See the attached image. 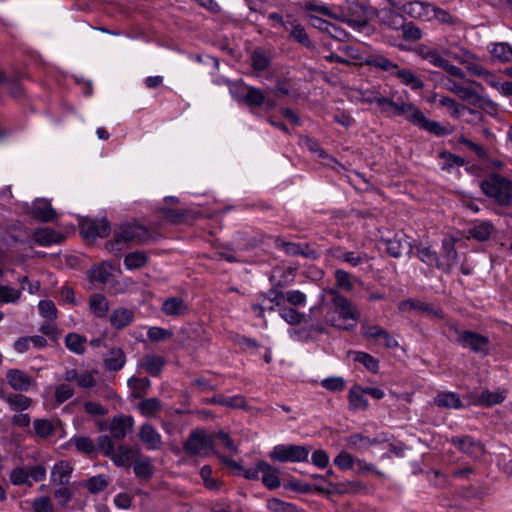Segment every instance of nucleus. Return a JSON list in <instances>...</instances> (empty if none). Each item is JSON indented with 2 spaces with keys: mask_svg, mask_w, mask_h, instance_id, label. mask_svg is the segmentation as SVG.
I'll list each match as a JSON object with an SVG mask.
<instances>
[{
  "mask_svg": "<svg viewBox=\"0 0 512 512\" xmlns=\"http://www.w3.org/2000/svg\"><path fill=\"white\" fill-rule=\"evenodd\" d=\"M6 380L13 390L19 392H27L35 385V380L27 372L17 368L6 372Z\"/></svg>",
  "mask_w": 512,
  "mask_h": 512,
  "instance_id": "12",
  "label": "nucleus"
},
{
  "mask_svg": "<svg viewBox=\"0 0 512 512\" xmlns=\"http://www.w3.org/2000/svg\"><path fill=\"white\" fill-rule=\"evenodd\" d=\"M493 226L489 222H476L468 231L470 237L478 241H486L491 236Z\"/></svg>",
  "mask_w": 512,
  "mask_h": 512,
  "instance_id": "39",
  "label": "nucleus"
},
{
  "mask_svg": "<svg viewBox=\"0 0 512 512\" xmlns=\"http://www.w3.org/2000/svg\"><path fill=\"white\" fill-rule=\"evenodd\" d=\"M442 251L445 260L441 261V264H448L450 273L453 266L458 262V253L454 244L447 240L442 242Z\"/></svg>",
  "mask_w": 512,
  "mask_h": 512,
  "instance_id": "48",
  "label": "nucleus"
},
{
  "mask_svg": "<svg viewBox=\"0 0 512 512\" xmlns=\"http://www.w3.org/2000/svg\"><path fill=\"white\" fill-rule=\"evenodd\" d=\"M246 94L243 96V101L253 107H261L265 103L264 93L256 87L246 86Z\"/></svg>",
  "mask_w": 512,
  "mask_h": 512,
  "instance_id": "44",
  "label": "nucleus"
},
{
  "mask_svg": "<svg viewBox=\"0 0 512 512\" xmlns=\"http://www.w3.org/2000/svg\"><path fill=\"white\" fill-rule=\"evenodd\" d=\"M322 25L323 26H319L320 30L340 42H345L349 37V34L344 29L334 23H322Z\"/></svg>",
  "mask_w": 512,
  "mask_h": 512,
  "instance_id": "56",
  "label": "nucleus"
},
{
  "mask_svg": "<svg viewBox=\"0 0 512 512\" xmlns=\"http://www.w3.org/2000/svg\"><path fill=\"white\" fill-rule=\"evenodd\" d=\"M138 436L147 450L155 451L162 447V436L156 428L148 422L141 425Z\"/></svg>",
  "mask_w": 512,
  "mask_h": 512,
  "instance_id": "14",
  "label": "nucleus"
},
{
  "mask_svg": "<svg viewBox=\"0 0 512 512\" xmlns=\"http://www.w3.org/2000/svg\"><path fill=\"white\" fill-rule=\"evenodd\" d=\"M328 294L332 297L331 301L329 303L322 302L320 305L312 307V317L319 315L324 318L328 326L352 331L360 317L358 308L336 289H330Z\"/></svg>",
  "mask_w": 512,
  "mask_h": 512,
  "instance_id": "1",
  "label": "nucleus"
},
{
  "mask_svg": "<svg viewBox=\"0 0 512 512\" xmlns=\"http://www.w3.org/2000/svg\"><path fill=\"white\" fill-rule=\"evenodd\" d=\"M90 312L97 318H103L109 310V303L102 294H93L89 300Z\"/></svg>",
  "mask_w": 512,
  "mask_h": 512,
  "instance_id": "36",
  "label": "nucleus"
},
{
  "mask_svg": "<svg viewBox=\"0 0 512 512\" xmlns=\"http://www.w3.org/2000/svg\"><path fill=\"white\" fill-rule=\"evenodd\" d=\"M416 256L417 258L426 264L429 267H435L444 273H449V265L441 264V260L438 257L436 251L432 250L430 247L426 246H417L416 247Z\"/></svg>",
  "mask_w": 512,
  "mask_h": 512,
  "instance_id": "20",
  "label": "nucleus"
},
{
  "mask_svg": "<svg viewBox=\"0 0 512 512\" xmlns=\"http://www.w3.org/2000/svg\"><path fill=\"white\" fill-rule=\"evenodd\" d=\"M377 18L379 21L392 29H400L403 26L405 17L390 8H383L378 11Z\"/></svg>",
  "mask_w": 512,
  "mask_h": 512,
  "instance_id": "26",
  "label": "nucleus"
},
{
  "mask_svg": "<svg viewBox=\"0 0 512 512\" xmlns=\"http://www.w3.org/2000/svg\"><path fill=\"white\" fill-rule=\"evenodd\" d=\"M128 385L130 388H132L134 390V397L141 398L145 394H147V392L151 386V381L146 377H144V378L131 377L128 380Z\"/></svg>",
  "mask_w": 512,
  "mask_h": 512,
  "instance_id": "47",
  "label": "nucleus"
},
{
  "mask_svg": "<svg viewBox=\"0 0 512 512\" xmlns=\"http://www.w3.org/2000/svg\"><path fill=\"white\" fill-rule=\"evenodd\" d=\"M384 439L379 437L370 438L368 436H364L360 433L351 434L346 438L347 445L355 450L362 451L367 450L371 446L378 445L382 443Z\"/></svg>",
  "mask_w": 512,
  "mask_h": 512,
  "instance_id": "24",
  "label": "nucleus"
},
{
  "mask_svg": "<svg viewBox=\"0 0 512 512\" xmlns=\"http://www.w3.org/2000/svg\"><path fill=\"white\" fill-rule=\"evenodd\" d=\"M480 189L500 208H512V180L498 173H491L480 182Z\"/></svg>",
  "mask_w": 512,
  "mask_h": 512,
  "instance_id": "4",
  "label": "nucleus"
},
{
  "mask_svg": "<svg viewBox=\"0 0 512 512\" xmlns=\"http://www.w3.org/2000/svg\"><path fill=\"white\" fill-rule=\"evenodd\" d=\"M387 253L393 258H400L405 252L410 255L413 252V245L409 237L402 231L396 232L392 238L384 240Z\"/></svg>",
  "mask_w": 512,
  "mask_h": 512,
  "instance_id": "9",
  "label": "nucleus"
},
{
  "mask_svg": "<svg viewBox=\"0 0 512 512\" xmlns=\"http://www.w3.org/2000/svg\"><path fill=\"white\" fill-rule=\"evenodd\" d=\"M363 63L367 66L379 69L381 71L389 73L391 76L395 74V70H397L398 65L394 63L392 60L387 58L380 51H374L367 55L363 59Z\"/></svg>",
  "mask_w": 512,
  "mask_h": 512,
  "instance_id": "15",
  "label": "nucleus"
},
{
  "mask_svg": "<svg viewBox=\"0 0 512 512\" xmlns=\"http://www.w3.org/2000/svg\"><path fill=\"white\" fill-rule=\"evenodd\" d=\"M140 413L146 418H155L162 410V402L156 397L145 398L138 403Z\"/></svg>",
  "mask_w": 512,
  "mask_h": 512,
  "instance_id": "32",
  "label": "nucleus"
},
{
  "mask_svg": "<svg viewBox=\"0 0 512 512\" xmlns=\"http://www.w3.org/2000/svg\"><path fill=\"white\" fill-rule=\"evenodd\" d=\"M353 360L362 364L369 372L377 374L379 372V360L363 351L353 352Z\"/></svg>",
  "mask_w": 512,
  "mask_h": 512,
  "instance_id": "40",
  "label": "nucleus"
},
{
  "mask_svg": "<svg viewBox=\"0 0 512 512\" xmlns=\"http://www.w3.org/2000/svg\"><path fill=\"white\" fill-rule=\"evenodd\" d=\"M213 448V441L204 430H193L183 444V449L190 456H206Z\"/></svg>",
  "mask_w": 512,
  "mask_h": 512,
  "instance_id": "7",
  "label": "nucleus"
},
{
  "mask_svg": "<svg viewBox=\"0 0 512 512\" xmlns=\"http://www.w3.org/2000/svg\"><path fill=\"white\" fill-rule=\"evenodd\" d=\"M33 239L38 245L46 247L53 243H58L61 236L53 229L39 228L33 232Z\"/></svg>",
  "mask_w": 512,
  "mask_h": 512,
  "instance_id": "31",
  "label": "nucleus"
},
{
  "mask_svg": "<svg viewBox=\"0 0 512 512\" xmlns=\"http://www.w3.org/2000/svg\"><path fill=\"white\" fill-rule=\"evenodd\" d=\"M252 67L256 71H264L270 64V59L262 50H255L251 56Z\"/></svg>",
  "mask_w": 512,
  "mask_h": 512,
  "instance_id": "63",
  "label": "nucleus"
},
{
  "mask_svg": "<svg viewBox=\"0 0 512 512\" xmlns=\"http://www.w3.org/2000/svg\"><path fill=\"white\" fill-rule=\"evenodd\" d=\"M30 215L41 222H51L56 218V212L51 203L45 199H37L32 203Z\"/></svg>",
  "mask_w": 512,
  "mask_h": 512,
  "instance_id": "19",
  "label": "nucleus"
},
{
  "mask_svg": "<svg viewBox=\"0 0 512 512\" xmlns=\"http://www.w3.org/2000/svg\"><path fill=\"white\" fill-rule=\"evenodd\" d=\"M76 449L84 454L92 455L96 452L93 440L86 436H75L71 439Z\"/></svg>",
  "mask_w": 512,
  "mask_h": 512,
  "instance_id": "54",
  "label": "nucleus"
},
{
  "mask_svg": "<svg viewBox=\"0 0 512 512\" xmlns=\"http://www.w3.org/2000/svg\"><path fill=\"white\" fill-rule=\"evenodd\" d=\"M86 338L77 333H69L65 337L66 347L73 353L82 355L85 352Z\"/></svg>",
  "mask_w": 512,
  "mask_h": 512,
  "instance_id": "43",
  "label": "nucleus"
},
{
  "mask_svg": "<svg viewBox=\"0 0 512 512\" xmlns=\"http://www.w3.org/2000/svg\"><path fill=\"white\" fill-rule=\"evenodd\" d=\"M364 388L359 385L351 387L348 393L349 405L353 409L365 410L368 407V399L365 397Z\"/></svg>",
  "mask_w": 512,
  "mask_h": 512,
  "instance_id": "33",
  "label": "nucleus"
},
{
  "mask_svg": "<svg viewBox=\"0 0 512 512\" xmlns=\"http://www.w3.org/2000/svg\"><path fill=\"white\" fill-rule=\"evenodd\" d=\"M126 363V355L121 348L114 347L109 350L105 359L104 366L109 371H119Z\"/></svg>",
  "mask_w": 512,
  "mask_h": 512,
  "instance_id": "28",
  "label": "nucleus"
},
{
  "mask_svg": "<svg viewBox=\"0 0 512 512\" xmlns=\"http://www.w3.org/2000/svg\"><path fill=\"white\" fill-rule=\"evenodd\" d=\"M108 482L104 475L93 476L87 480L85 487L92 494H97L106 489Z\"/></svg>",
  "mask_w": 512,
  "mask_h": 512,
  "instance_id": "60",
  "label": "nucleus"
},
{
  "mask_svg": "<svg viewBox=\"0 0 512 512\" xmlns=\"http://www.w3.org/2000/svg\"><path fill=\"white\" fill-rule=\"evenodd\" d=\"M366 102L370 104L375 103L385 117L396 118L405 116L410 124L412 115L416 114L419 109L412 102L405 101L397 92L392 93L389 97L376 93L372 97L366 98Z\"/></svg>",
  "mask_w": 512,
  "mask_h": 512,
  "instance_id": "3",
  "label": "nucleus"
},
{
  "mask_svg": "<svg viewBox=\"0 0 512 512\" xmlns=\"http://www.w3.org/2000/svg\"><path fill=\"white\" fill-rule=\"evenodd\" d=\"M133 426L134 418L131 415H120L111 420L109 429L114 439L121 440L133 429Z\"/></svg>",
  "mask_w": 512,
  "mask_h": 512,
  "instance_id": "16",
  "label": "nucleus"
},
{
  "mask_svg": "<svg viewBox=\"0 0 512 512\" xmlns=\"http://www.w3.org/2000/svg\"><path fill=\"white\" fill-rule=\"evenodd\" d=\"M2 399L9 405L11 410L13 411H24L31 406V398L20 394V393H11L9 395L2 396Z\"/></svg>",
  "mask_w": 512,
  "mask_h": 512,
  "instance_id": "37",
  "label": "nucleus"
},
{
  "mask_svg": "<svg viewBox=\"0 0 512 512\" xmlns=\"http://www.w3.org/2000/svg\"><path fill=\"white\" fill-rule=\"evenodd\" d=\"M427 4L419 1L410 2L404 6V11L413 18L421 19L430 13L431 9H428Z\"/></svg>",
  "mask_w": 512,
  "mask_h": 512,
  "instance_id": "52",
  "label": "nucleus"
},
{
  "mask_svg": "<svg viewBox=\"0 0 512 512\" xmlns=\"http://www.w3.org/2000/svg\"><path fill=\"white\" fill-rule=\"evenodd\" d=\"M439 104L448 109L452 118L458 119L464 110V106L458 103L455 99L443 96L439 99Z\"/></svg>",
  "mask_w": 512,
  "mask_h": 512,
  "instance_id": "55",
  "label": "nucleus"
},
{
  "mask_svg": "<svg viewBox=\"0 0 512 512\" xmlns=\"http://www.w3.org/2000/svg\"><path fill=\"white\" fill-rule=\"evenodd\" d=\"M35 434L40 438H48L55 432L53 423L44 418L35 419L33 422Z\"/></svg>",
  "mask_w": 512,
  "mask_h": 512,
  "instance_id": "46",
  "label": "nucleus"
},
{
  "mask_svg": "<svg viewBox=\"0 0 512 512\" xmlns=\"http://www.w3.org/2000/svg\"><path fill=\"white\" fill-rule=\"evenodd\" d=\"M161 311L166 316L181 317L188 312V305L181 297L173 296L163 301Z\"/></svg>",
  "mask_w": 512,
  "mask_h": 512,
  "instance_id": "22",
  "label": "nucleus"
},
{
  "mask_svg": "<svg viewBox=\"0 0 512 512\" xmlns=\"http://www.w3.org/2000/svg\"><path fill=\"white\" fill-rule=\"evenodd\" d=\"M403 307H408L409 309L412 310L425 312L439 319H443L445 317L444 311L442 309L435 308L432 305L415 299H407L402 301L400 304V308Z\"/></svg>",
  "mask_w": 512,
  "mask_h": 512,
  "instance_id": "29",
  "label": "nucleus"
},
{
  "mask_svg": "<svg viewBox=\"0 0 512 512\" xmlns=\"http://www.w3.org/2000/svg\"><path fill=\"white\" fill-rule=\"evenodd\" d=\"M504 400H505V395L503 394V392H492V391L486 389L480 393L475 404L484 406V407H490V406H493L496 404H500Z\"/></svg>",
  "mask_w": 512,
  "mask_h": 512,
  "instance_id": "41",
  "label": "nucleus"
},
{
  "mask_svg": "<svg viewBox=\"0 0 512 512\" xmlns=\"http://www.w3.org/2000/svg\"><path fill=\"white\" fill-rule=\"evenodd\" d=\"M321 386L331 392H341L345 388V380L342 377H328L321 381Z\"/></svg>",
  "mask_w": 512,
  "mask_h": 512,
  "instance_id": "64",
  "label": "nucleus"
},
{
  "mask_svg": "<svg viewBox=\"0 0 512 512\" xmlns=\"http://www.w3.org/2000/svg\"><path fill=\"white\" fill-rule=\"evenodd\" d=\"M311 452L310 446L297 444H278L268 453V457L280 463L307 462Z\"/></svg>",
  "mask_w": 512,
  "mask_h": 512,
  "instance_id": "5",
  "label": "nucleus"
},
{
  "mask_svg": "<svg viewBox=\"0 0 512 512\" xmlns=\"http://www.w3.org/2000/svg\"><path fill=\"white\" fill-rule=\"evenodd\" d=\"M22 292L20 289H15L7 285L0 284V302L1 303H16L20 299Z\"/></svg>",
  "mask_w": 512,
  "mask_h": 512,
  "instance_id": "57",
  "label": "nucleus"
},
{
  "mask_svg": "<svg viewBox=\"0 0 512 512\" xmlns=\"http://www.w3.org/2000/svg\"><path fill=\"white\" fill-rule=\"evenodd\" d=\"M200 476L203 480L204 486L213 491H217L221 488L222 482L212 477V468L209 465H204L200 469Z\"/></svg>",
  "mask_w": 512,
  "mask_h": 512,
  "instance_id": "50",
  "label": "nucleus"
},
{
  "mask_svg": "<svg viewBox=\"0 0 512 512\" xmlns=\"http://www.w3.org/2000/svg\"><path fill=\"white\" fill-rule=\"evenodd\" d=\"M283 27L286 31L289 32V37L292 40L305 48H314V44L307 34L306 29L296 20L286 21V23H283Z\"/></svg>",
  "mask_w": 512,
  "mask_h": 512,
  "instance_id": "17",
  "label": "nucleus"
},
{
  "mask_svg": "<svg viewBox=\"0 0 512 512\" xmlns=\"http://www.w3.org/2000/svg\"><path fill=\"white\" fill-rule=\"evenodd\" d=\"M489 51L500 62H512V47L508 43H493Z\"/></svg>",
  "mask_w": 512,
  "mask_h": 512,
  "instance_id": "42",
  "label": "nucleus"
},
{
  "mask_svg": "<svg viewBox=\"0 0 512 512\" xmlns=\"http://www.w3.org/2000/svg\"><path fill=\"white\" fill-rule=\"evenodd\" d=\"M451 444L472 458H480L484 453L481 442L469 435L454 436L451 438Z\"/></svg>",
  "mask_w": 512,
  "mask_h": 512,
  "instance_id": "10",
  "label": "nucleus"
},
{
  "mask_svg": "<svg viewBox=\"0 0 512 512\" xmlns=\"http://www.w3.org/2000/svg\"><path fill=\"white\" fill-rule=\"evenodd\" d=\"M393 76L397 77L402 84L410 87L414 91L421 90L424 87V82L411 69H400L398 67Z\"/></svg>",
  "mask_w": 512,
  "mask_h": 512,
  "instance_id": "27",
  "label": "nucleus"
},
{
  "mask_svg": "<svg viewBox=\"0 0 512 512\" xmlns=\"http://www.w3.org/2000/svg\"><path fill=\"white\" fill-rule=\"evenodd\" d=\"M275 247L283 250L288 256L301 255L305 258L316 259L317 252L311 249L308 244L301 245L300 243L287 242L280 238H276Z\"/></svg>",
  "mask_w": 512,
  "mask_h": 512,
  "instance_id": "13",
  "label": "nucleus"
},
{
  "mask_svg": "<svg viewBox=\"0 0 512 512\" xmlns=\"http://www.w3.org/2000/svg\"><path fill=\"white\" fill-rule=\"evenodd\" d=\"M165 365V358L155 354H146L138 362V368L143 369L152 377L160 376Z\"/></svg>",
  "mask_w": 512,
  "mask_h": 512,
  "instance_id": "18",
  "label": "nucleus"
},
{
  "mask_svg": "<svg viewBox=\"0 0 512 512\" xmlns=\"http://www.w3.org/2000/svg\"><path fill=\"white\" fill-rule=\"evenodd\" d=\"M334 277L336 281V287L338 289H342L344 291L350 292L354 288V284L352 281V275L342 269H337L334 272Z\"/></svg>",
  "mask_w": 512,
  "mask_h": 512,
  "instance_id": "49",
  "label": "nucleus"
},
{
  "mask_svg": "<svg viewBox=\"0 0 512 512\" xmlns=\"http://www.w3.org/2000/svg\"><path fill=\"white\" fill-rule=\"evenodd\" d=\"M111 273L108 267L103 263L97 266H93L89 272V278L92 282L105 284L109 281Z\"/></svg>",
  "mask_w": 512,
  "mask_h": 512,
  "instance_id": "53",
  "label": "nucleus"
},
{
  "mask_svg": "<svg viewBox=\"0 0 512 512\" xmlns=\"http://www.w3.org/2000/svg\"><path fill=\"white\" fill-rule=\"evenodd\" d=\"M135 319V314L128 308H117L110 314V324L113 328L121 330L129 326Z\"/></svg>",
  "mask_w": 512,
  "mask_h": 512,
  "instance_id": "23",
  "label": "nucleus"
},
{
  "mask_svg": "<svg viewBox=\"0 0 512 512\" xmlns=\"http://www.w3.org/2000/svg\"><path fill=\"white\" fill-rule=\"evenodd\" d=\"M73 468L68 461L56 463L51 471V482L54 484L66 485L69 483Z\"/></svg>",
  "mask_w": 512,
  "mask_h": 512,
  "instance_id": "25",
  "label": "nucleus"
},
{
  "mask_svg": "<svg viewBox=\"0 0 512 512\" xmlns=\"http://www.w3.org/2000/svg\"><path fill=\"white\" fill-rule=\"evenodd\" d=\"M38 310L42 317L49 321L57 318V309L53 301L41 300L38 304Z\"/></svg>",
  "mask_w": 512,
  "mask_h": 512,
  "instance_id": "61",
  "label": "nucleus"
},
{
  "mask_svg": "<svg viewBox=\"0 0 512 512\" xmlns=\"http://www.w3.org/2000/svg\"><path fill=\"white\" fill-rule=\"evenodd\" d=\"M438 157L443 160L441 169L445 171H450L454 167H461L465 164V160L462 157L449 151H441Z\"/></svg>",
  "mask_w": 512,
  "mask_h": 512,
  "instance_id": "45",
  "label": "nucleus"
},
{
  "mask_svg": "<svg viewBox=\"0 0 512 512\" xmlns=\"http://www.w3.org/2000/svg\"><path fill=\"white\" fill-rule=\"evenodd\" d=\"M172 336L173 332L171 330L162 327H150L147 331V337L152 342H159L170 339Z\"/></svg>",
  "mask_w": 512,
  "mask_h": 512,
  "instance_id": "62",
  "label": "nucleus"
},
{
  "mask_svg": "<svg viewBox=\"0 0 512 512\" xmlns=\"http://www.w3.org/2000/svg\"><path fill=\"white\" fill-rule=\"evenodd\" d=\"M333 255L338 260L348 263L352 267H357L360 264L368 261L367 254L365 253H358L354 251H342L340 248L336 249Z\"/></svg>",
  "mask_w": 512,
  "mask_h": 512,
  "instance_id": "35",
  "label": "nucleus"
},
{
  "mask_svg": "<svg viewBox=\"0 0 512 512\" xmlns=\"http://www.w3.org/2000/svg\"><path fill=\"white\" fill-rule=\"evenodd\" d=\"M281 318L290 325H299L305 319V314L300 313L294 308L284 307L280 311Z\"/></svg>",
  "mask_w": 512,
  "mask_h": 512,
  "instance_id": "58",
  "label": "nucleus"
},
{
  "mask_svg": "<svg viewBox=\"0 0 512 512\" xmlns=\"http://www.w3.org/2000/svg\"><path fill=\"white\" fill-rule=\"evenodd\" d=\"M262 474V483L269 490H275L280 487V470L272 466L267 461L260 460V469Z\"/></svg>",
  "mask_w": 512,
  "mask_h": 512,
  "instance_id": "21",
  "label": "nucleus"
},
{
  "mask_svg": "<svg viewBox=\"0 0 512 512\" xmlns=\"http://www.w3.org/2000/svg\"><path fill=\"white\" fill-rule=\"evenodd\" d=\"M455 95L461 100L469 102L471 105H473L474 101L479 98V92L477 89L473 86H469L468 83H461Z\"/></svg>",
  "mask_w": 512,
  "mask_h": 512,
  "instance_id": "59",
  "label": "nucleus"
},
{
  "mask_svg": "<svg viewBox=\"0 0 512 512\" xmlns=\"http://www.w3.org/2000/svg\"><path fill=\"white\" fill-rule=\"evenodd\" d=\"M267 508L271 512H300L296 505L285 502L279 498L268 499Z\"/></svg>",
  "mask_w": 512,
  "mask_h": 512,
  "instance_id": "51",
  "label": "nucleus"
},
{
  "mask_svg": "<svg viewBox=\"0 0 512 512\" xmlns=\"http://www.w3.org/2000/svg\"><path fill=\"white\" fill-rule=\"evenodd\" d=\"M434 402L440 408L461 409L463 407L460 397L454 392H440L436 395Z\"/></svg>",
  "mask_w": 512,
  "mask_h": 512,
  "instance_id": "34",
  "label": "nucleus"
},
{
  "mask_svg": "<svg viewBox=\"0 0 512 512\" xmlns=\"http://www.w3.org/2000/svg\"><path fill=\"white\" fill-rule=\"evenodd\" d=\"M79 230L85 240L94 241L98 237H107L111 232V227L106 218H83L79 221Z\"/></svg>",
  "mask_w": 512,
  "mask_h": 512,
  "instance_id": "8",
  "label": "nucleus"
},
{
  "mask_svg": "<svg viewBox=\"0 0 512 512\" xmlns=\"http://www.w3.org/2000/svg\"><path fill=\"white\" fill-rule=\"evenodd\" d=\"M148 255L144 251H135L128 253L124 257V266L127 270L141 269L148 263Z\"/></svg>",
  "mask_w": 512,
  "mask_h": 512,
  "instance_id": "38",
  "label": "nucleus"
},
{
  "mask_svg": "<svg viewBox=\"0 0 512 512\" xmlns=\"http://www.w3.org/2000/svg\"><path fill=\"white\" fill-rule=\"evenodd\" d=\"M417 54L435 67L441 68L445 65L446 59L437 48L421 45L417 49Z\"/></svg>",
  "mask_w": 512,
  "mask_h": 512,
  "instance_id": "30",
  "label": "nucleus"
},
{
  "mask_svg": "<svg viewBox=\"0 0 512 512\" xmlns=\"http://www.w3.org/2000/svg\"><path fill=\"white\" fill-rule=\"evenodd\" d=\"M411 124L438 137L449 135L452 132L451 129L442 126L439 122L429 120L420 109L412 115Z\"/></svg>",
  "mask_w": 512,
  "mask_h": 512,
  "instance_id": "11",
  "label": "nucleus"
},
{
  "mask_svg": "<svg viewBox=\"0 0 512 512\" xmlns=\"http://www.w3.org/2000/svg\"><path fill=\"white\" fill-rule=\"evenodd\" d=\"M153 233L145 226L137 223H123L119 225L113 234V240L106 243V249L117 255L125 245L130 243L144 244L153 240Z\"/></svg>",
  "mask_w": 512,
  "mask_h": 512,
  "instance_id": "2",
  "label": "nucleus"
},
{
  "mask_svg": "<svg viewBox=\"0 0 512 512\" xmlns=\"http://www.w3.org/2000/svg\"><path fill=\"white\" fill-rule=\"evenodd\" d=\"M448 330L457 336L456 342L463 348H468L473 353L483 356L490 354V340L487 336L470 330H459L454 325H449Z\"/></svg>",
  "mask_w": 512,
  "mask_h": 512,
  "instance_id": "6",
  "label": "nucleus"
}]
</instances>
